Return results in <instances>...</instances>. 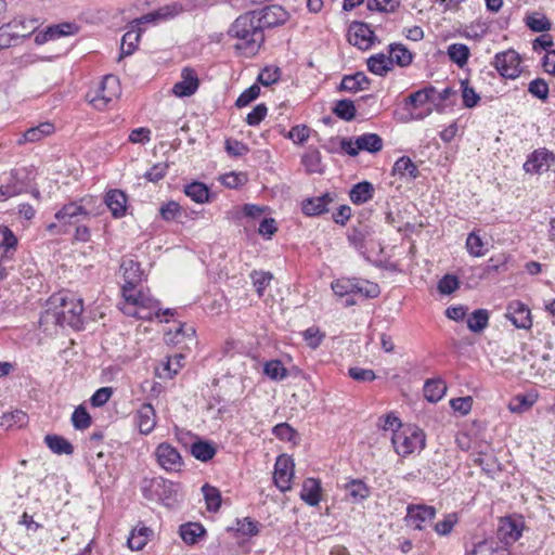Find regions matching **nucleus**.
I'll return each instance as SVG.
<instances>
[{"label":"nucleus","mask_w":555,"mask_h":555,"mask_svg":"<svg viewBox=\"0 0 555 555\" xmlns=\"http://www.w3.org/2000/svg\"><path fill=\"white\" fill-rule=\"evenodd\" d=\"M184 193L192 201L198 204H203L208 202L209 199V190L202 182H192L184 188Z\"/></svg>","instance_id":"nucleus-38"},{"label":"nucleus","mask_w":555,"mask_h":555,"mask_svg":"<svg viewBox=\"0 0 555 555\" xmlns=\"http://www.w3.org/2000/svg\"><path fill=\"white\" fill-rule=\"evenodd\" d=\"M367 68L371 73L383 76L392 69L391 60L383 53L372 55L367 60Z\"/></svg>","instance_id":"nucleus-32"},{"label":"nucleus","mask_w":555,"mask_h":555,"mask_svg":"<svg viewBox=\"0 0 555 555\" xmlns=\"http://www.w3.org/2000/svg\"><path fill=\"white\" fill-rule=\"evenodd\" d=\"M135 288L131 286L121 287L124 301L119 304V308L126 315L151 320L157 311L158 302Z\"/></svg>","instance_id":"nucleus-3"},{"label":"nucleus","mask_w":555,"mask_h":555,"mask_svg":"<svg viewBox=\"0 0 555 555\" xmlns=\"http://www.w3.org/2000/svg\"><path fill=\"white\" fill-rule=\"evenodd\" d=\"M348 375L357 382H372L376 378L373 370L362 367H349Z\"/></svg>","instance_id":"nucleus-60"},{"label":"nucleus","mask_w":555,"mask_h":555,"mask_svg":"<svg viewBox=\"0 0 555 555\" xmlns=\"http://www.w3.org/2000/svg\"><path fill=\"white\" fill-rule=\"evenodd\" d=\"M155 456L160 467L167 472H179L183 466L180 452L168 442L158 444Z\"/></svg>","instance_id":"nucleus-9"},{"label":"nucleus","mask_w":555,"mask_h":555,"mask_svg":"<svg viewBox=\"0 0 555 555\" xmlns=\"http://www.w3.org/2000/svg\"><path fill=\"white\" fill-rule=\"evenodd\" d=\"M392 172L400 178L415 179L418 176L416 165L408 156H402L395 163Z\"/></svg>","instance_id":"nucleus-29"},{"label":"nucleus","mask_w":555,"mask_h":555,"mask_svg":"<svg viewBox=\"0 0 555 555\" xmlns=\"http://www.w3.org/2000/svg\"><path fill=\"white\" fill-rule=\"evenodd\" d=\"M159 214L165 221H172L182 215V209L177 202L170 201L160 206Z\"/></svg>","instance_id":"nucleus-55"},{"label":"nucleus","mask_w":555,"mask_h":555,"mask_svg":"<svg viewBox=\"0 0 555 555\" xmlns=\"http://www.w3.org/2000/svg\"><path fill=\"white\" fill-rule=\"evenodd\" d=\"M450 60L455 63L459 67H463L467 64L470 55L469 49L463 43H452L448 47L447 51Z\"/></svg>","instance_id":"nucleus-36"},{"label":"nucleus","mask_w":555,"mask_h":555,"mask_svg":"<svg viewBox=\"0 0 555 555\" xmlns=\"http://www.w3.org/2000/svg\"><path fill=\"white\" fill-rule=\"evenodd\" d=\"M367 231L365 228H354L348 235L349 243L357 248L358 250H361L364 248V241L366 237Z\"/></svg>","instance_id":"nucleus-64"},{"label":"nucleus","mask_w":555,"mask_h":555,"mask_svg":"<svg viewBox=\"0 0 555 555\" xmlns=\"http://www.w3.org/2000/svg\"><path fill=\"white\" fill-rule=\"evenodd\" d=\"M191 454L202 462L211 460L216 454L215 447L207 441H197L191 446Z\"/></svg>","instance_id":"nucleus-39"},{"label":"nucleus","mask_w":555,"mask_h":555,"mask_svg":"<svg viewBox=\"0 0 555 555\" xmlns=\"http://www.w3.org/2000/svg\"><path fill=\"white\" fill-rule=\"evenodd\" d=\"M373 185L367 181H363L352 186L349 197L353 204L361 205L369 202L373 197Z\"/></svg>","instance_id":"nucleus-27"},{"label":"nucleus","mask_w":555,"mask_h":555,"mask_svg":"<svg viewBox=\"0 0 555 555\" xmlns=\"http://www.w3.org/2000/svg\"><path fill=\"white\" fill-rule=\"evenodd\" d=\"M250 278L259 297L263 295L273 279L271 273L263 271H253Z\"/></svg>","instance_id":"nucleus-50"},{"label":"nucleus","mask_w":555,"mask_h":555,"mask_svg":"<svg viewBox=\"0 0 555 555\" xmlns=\"http://www.w3.org/2000/svg\"><path fill=\"white\" fill-rule=\"evenodd\" d=\"M552 154L546 150H537L531 153L524 164V170L528 173H540L548 168V159Z\"/></svg>","instance_id":"nucleus-21"},{"label":"nucleus","mask_w":555,"mask_h":555,"mask_svg":"<svg viewBox=\"0 0 555 555\" xmlns=\"http://www.w3.org/2000/svg\"><path fill=\"white\" fill-rule=\"evenodd\" d=\"M521 530V526L518 521L511 518L501 519L498 529L499 542L507 547L520 538Z\"/></svg>","instance_id":"nucleus-18"},{"label":"nucleus","mask_w":555,"mask_h":555,"mask_svg":"<svg viewBox=\"0 0 555 555\" xmlns=\"http://www.w3.org/2000/svg\"><path fill=\"white\" fill-rule=\"evenodd\" d=\"M302 164L306 170L310 173H322L323 166L321 163V154L317 150H312L307 152L302 156Z\"/></svg>","instance_id":"nucleus-45"},{"label":"nucleus","mask_w":555,"mask_h":555,"mask_svg":"<svg viewBox=\"0 0 555 555\" xmlns=\"http://www.w3.org/2000/svg\"><path fill=\"white\" fill-rule=\"evenodd\" d=\"M55 131V127L51 122H41L36 127H31L26 130L16 141L18 145L26 143H35L42 140L46 137L51 135Z\"/></svg>","instance_id":"nucleus-20"},{"label":"nucleus","mask_w":555,"mask_h":555,"mask_svg":"<svg viewBox=\"0 0 555 555\" xmlns=\"http://www.w3.org/2000/svg\"><path fill=\"white\" fill-rule=\"evenodd\" d=\"M357 279L341 278L332 283V289L339 297L354 294Z\"/></svg>","instance_id":"nucleus-46"},{"label":"nucleus","mask_w":555,"mask_h":555,"mask_svg":"<svg viewBox=\"0 0 555 555\" xmlns=\"http://www.w3.org/2000/svg\"><path fill=\"white\" fill-rule=\"evenodd\" d=\"M457 521H459L457 514H455V513L447 514L442 520L438 521L435 525V531L439 535H447L452 531L453 527L455 526V524Z\"/></svg>","instance_id":"nucleus-56"},{"label":"nucleus","mask_w":555,"mask_h":555,"mask_svg":"<svg viewBox=\"0 0 555 555\" xmlns=\"http://www.w3.org/2000/svg\"><path fill=\"white\" fill-rule=\"evenodd\" d=\"M485 243L481 237L476 233L472 232L466 238V249L473 257H482L486 254Z\"/></svg>","instance_id":"nucleus-47"},{"label":"nucleus","mask_w":555,"mask_h":555,"mask_svg":"<svg viewBox=\"0 0 555 555\" xmlns=\"http://www.w3.org/2000/svg\"><path fill=\"white\" fill-rule=\"evenodd\" d=\"M202 492L206 501L207 509L217 512L221 506V493L219 489L206 483L202 487Z\"/></svg>","instance_id":"nucleus-41"},{"label":"nucleus","mask_w":555,"mask_h":555,"mask_svg":"<svg viewBox=\"0 0 555 555\" xmlns=\"http://www.w3.org/2000/svg\"><path fill=\"white\" fill-rule=\"evenodd\" d=\"M294 461L292 457L282 454L278 456L274 465L273 480L275 486L282 491L291 490L292 479L294 477Z\"/></svg>","instance_id":"nucleus-8"},{"label":"nucleus","mask_w":555,"mask_h":555,"mask_svg":"<svg viewBox=\"0 0 555 555\" xmlns=\"http://www.w3.org/2000/svg\"><path fill=\"white\" fill-rule=\"evenodd\" d=\"M461 87L464 106L467 108L475 107L480 101V95L475 91L473 87L469 86L467 80H463L461 82Z\"/></svg>","instance_id":"nucleus-51"},{"label":"nucleus","mask_w":555,"mask_h":555,"mask_svg":"<svg viewBox=\"0 0 555 555\" xmlns=\"http://www.w3.org/2000/svg\"><path fill=\"white\" fill-rule=\"evenodd\" d=\"M72 422L76 429H86L91 424V417L85 408L79 406L74 411Z\"/></svg>","instance_id":"nucleus-59"},{"label":"nucleus","mask_w":555,"mask_h":555,"mask_svg":"<svg viewBox=\"0 0 555 555\" xmlns=\"http://www.w3.org/2000/svg\"><path fill=\"white\" fill-rule=\"evenodd\" d=\"M330 198L327 195L308 198L302 203V211L307 216H319L327 211Z\"/></svg>","instance_id":"nucleus-30"},{"label":"nucleus","mask_w":555,"mask_h":555,"mask_svg":"<svg viewBox=\"0 0 555 555\" xmlns=\"http://www.w3.org/2000/svg\"><path fill=\"white\" fill-rule=\"evenodd\" d=\"M434 92H435V89L433 87L425 88V89L418 90L416 92H413L406 99L405 104H406V106H411L414 109H416L418 107H423L429 103V101L431 99V94Z\"/></svg>","instance_id":"nucleus-42"},{"label":"nucleus","mask_w":555,"mask_h":555,"mask_svg":"<svg viewBox=\"0 0 555 555\" xmlns=\"http://www.w3.org/2000/svg\"><path fill=\"white\" fill-rule=\"evenodd\" d=\"M505 315L518 328L527 330L532 326L529 308L518 300L508 304Z\"/></svg>","instance_id":"nucleus-14"},{"label":"nucleus","mask_w":555,"mask_h":555,"mask_svg":"<svg viewBox=\"0 0 555 555\" xmlns=\"http://www.w3.org/2000/svg\"><path fill=\"white\" fill-rule=\"evenodd\" d=\"M436 509L433 506L415 505L409 506L405 516L406 524L414 529H423L424 525L434 519Z\"/></svg>","instance_id":"nucleus-16"},{"label":"nucleus","mask_w":555,"mask_h":555,"mask_svg":"<svg viewBox=\"0 0 555 555\" xmlns=\"http://www.w3.org/2000/svg\"><path fill=\"white\" fill-rule=\"evenodd\" d=\"M537 398L538 396L533 393L518 395L511 400L508 404V410L517 414L527 412L535 403Z\"/></svg>","instance_id":"nucleus-33"},{"label":"nucleus","mask_w":555,"mask_h":555,"mask_svg":"<svg viewBox=\"0 0 555 555\" xmlns=\"http://www.w3.org/2000/svg\"><path fill=\"white\" fill-rule=\"evenodd\" d=\"M334 113L344 120H352L356 116V107L350 100H340L336 103Z\"/></svg>","instance_id":"nucleus-52"},{"label":"nucleus","mask_w":555,"mask_h":555,"mask_svg":"<svg viewBox=\"0 0 555 555\" xmlns=\"http://www.w3.org/2000/svg\"><path fill=\"white\" fill-rule=\"evenodd\" d=\"M446 390L442 379H429L424 385V397L430 402H437L444 396Z\"/></svg>","instance_id":"nucleus-31"},{"label":"nucleus","mask_w":555,"mask_h":555,"mask_svg":"<svg viewBox=\"0 0 555 555\" xmlns=\"http://www.w3.org/2000/svg\"><path fill=\"white\" fill-rule=\"evenodd\" d=\"M341 149L350 156H357L360 151L377 153L383 149V140L376 133H364L357 137L354 142L344 140Z\"/></svg>","instance_id":"nucleus-6"},{"label":"nucleus","mask_w":555,"mask_h":555,"mask_svg":"<svg viewBox=\"0 0 555 555\" xmlns=\"http://www.w3.org/2000/svg\"><path fill=\"white\" fill-rule=\"evenodd\" d=\"M228 34L238 40L234 48L245 56L255 55L264 41L263 31L257 22L256 11L238 16Z\"/></svg>","instance_id":"nucleus-1"},{"label":"nucleus","mask_w":555,"mask_h":555,"mask_svg":"<svg viewBox=\"0 0 555 555\" xmlns=\"http://www.w3.org/2000/svg\"><path fill=\"white\" fill-rule=\"evenodd\" d=\"M391 442L399 455L406 456L425 447V435L415 426H404L392 434Z\"/></svg>","instance_id":"nucleus-4"},{"label":"nucleus","mask_w":555,"mask_h":555,"mask_svg":"<svg viewBox=\"0 0 555 555\" xmlns=\"http://www.w3.org/2000/svg\"><path fill=\"white\" fill-rule=\"evenodd\" d=\"M9 24H15L14 30H17L16 40L29 37L38 27L37 20L15 18Z\"/></svg>","instance_id":"nucleus-44"},{"label":"nucleus","mask_w":555,"mask_h":555,"mask_svg":"<svg viewBox=\"0 0 555 555\" xmlns=\"http://www.w3.org/2000/svg\"><path fill=\"white\" fill-rule=\"evenodd\" d=\"M120 270L125 281L122 286L137 287L143 280V271L140 264L132 259H124Z\"/></svg>","instance_id":"nucleus-23"},{"label":"nucleus","mask_w":555,"mask_h":555,"mask_svg":"<svg viewBox=\"0 0 555 555\" xmlns=\"http://www.w3.org/2000/svg\"><path fill=\"white\" fill-rule=\"evenodd\" d=\"M370 79L363 72H358L354 75H347L340 82V89L349 92H357L369 89Z\"/></svg>","instance_id":"nucleus-25"},{"label":"nucleus","mask_w":555,"mask_h":555,"mask_svg":"<svg viewBox=\"0 0 555 555\" xmlns=\"http://www.w3.org/2000/svg\"><path fill=\"white\" fill-rule=\"evenodd\" d=\"M264 374L273 380H282L287 376V370L281 361L272 360L264 364Z\"/></svg>","instance_id":"nucleus-49"},{"label":"nucleus","mask_w":555,"mask_h":555,"mask_svg":"<svg viewBox=\"0 0 555 555\" xmlns=\"http://www.w3.org/2000/svg\"><path fill=\"white\" fill-rule=\"evenodd\" d=\"M198 5V0L175 1L165 4L156 10V15L160 22L172 20L184 12H191Z\"/></svg>","instance_id":"nucleus-15"},{"label":"nucleus","mask_w":555,"mask_h":555,"mask_svg":"<svg viewBox=\"0 0 555 555\" xmlns=\"http://www.w3.org/2000/svg\"><path fill=\"white\" fill-rule=\"evenodd\" d=\"M90 216L91 212L80 202L67 203L55 212V219L62 227L76 224L90 218Z\"/></svg>","instance_id":"nucleus-10"},{"label":"nucleus","mask_w":555,"mask_h":555,"mask_svg":"<svg viewBox=\"0 0 555 555\" xmlns=\"http://www.w3.org/2000/svg\"><path fill=\"white\" fill-rule=\"evenodd\" d=\"M179 533L186 544L192 545L206 533V530L198 522H188L180 526Z\"/></svg>","instance_id":"nucleus-28"},{"label":"nucleus","mask_w":555,"mask_h":555,"mask_svg":"<svg viewBox=\"0 0 555 555\" xmlns=\"http://www.w3.org/2000/svg\"><path fill=\"white\" fill-rule=\"evenodd\" d=\"M120 92L118 78L114 75H106L95 90L88 92L87 99L96 109L102 111L117 99Z\"/></svg>","instance_id":"nucleus-5"},{"label":"nucleus","mask_w":555,"mask_h":555,"mask_svg":"<svg viewBox=\"0 0 555 555\" xmlns=\"http://www.w3.org/2000/svg\"><path fill=\"white\" fill-rule=\"evenodd\" d=\"M260 94V88L257 85L250 86L246 89L236 100L235 105L237 107H244L248 105L251 101L257 99Z\"/></svg>","instance_id":"nucleus-62"},{"label":"nucleus","mask_w":555,"mask_h":555,"mask_svg":"<svg viewBox=\"0 0 555 555\" xmlns=\"http://www.w3.org/2000/svg\"><path fill=\"white\" fill-rule=\"evenodd\" d=\"M321 481L315 478H307L302 482L300 499L309 506H317L321 501Z\"/></svg>","instance_id":"nucleus-22"},{"label":"nucleus","mask_w":555,"mask_h":555,"mask_svg":"<svg viewBox=\"0 0 555 555\" xmlns=\"http://www.w3.org/2000/svg\"><path fill=\"white\" fill-rule=\"evenodd\" d=\"M526 25L535 33L547 31L552 27V23L548 18L539 12H534L531 15H528L525 20Z\"/></svg>","instance_id":"nucleus-43"},{"label":"nucleus","mask_w":555,"mask_h":555,"mask_svg":"<svg viewBox=\"0 0 555 555\" xmlns=\"http://www.w3.org/2000/svg\"><path fill=\"white\" fill-rule=\"evenodd\" d=\"M399 0H367V9L379 12H393L399 7Z\"/></svg>","instance_id":"nucleus-58"},{"label":"nucleus","mask_w":555,"mask_h":555,"mask_svg":"<svg viewBox=\"0 0 555 555\" xmlns=\"http://www.w3.org/2000/svg\"><path fill=\"white\" fill-rule=\"evenodd\" d=\"M357 287H354V294H360L365 298H376L380 294L378 284L357 279Z\"/></svg>","instance_id":"nucleus-48"},{"label":"nucleus","mask_w":555,"mask_h":555,"mask_svg":"<svg viewBox=\"0 0 555 555\" xmlns=\"http://www.w3.org/2000/svg\"><path fill=\"white\" fill-rule=\"evenodd\" d=\"M17 246V237L14 233L5 225L0 227V247H3L5 251L15 250Z\"/></svg>","instance_id":"nucleus-57"},{"label":"nucleus","mask_w":555,"mask_h":555,"mask_svg":"<svg viewBox=\"0 0 555 555\" xmlns=\"http://www.w3.org/2000/svg\"><path fill=\"white\" fill-rule=\"evenodd\" d=\"M44 441L49 449L55 454H72L73 446L63 437L57 435H47Z\"/></svg>","instance_id":"nucleus-34"},{"label":"nucleus","mask_w":555,"mask_h":555,"mask_svg":"<svg viewBox=\"0 0 555 555\" xmlns=\"http://www.w3.org/2000/svg\"><path fill=\"white\" fill-rule=\"evenodd\" d=\"M15 24H5L0 27V50L9 48L13 42L17 41V30H14Z\"/></svg>","instance_id":"nucleus-54"},{"label":"nucleus","mask_w":555,"mask_h":555,"mask_svg":"<svg viewBox=\"0 0 555 555\" xmlns=\"http://www.w3.org/2000/svg\"><path fill=\"white\" fill-rule=\"evenodd\" d=\"M345 489L352 503H360L371 494L370 488L360 479H352L346 483Z\"/></svg>","instance_id":"nucleus-26"},{"label":"nucleus","mask_w":555,"mask_h":555,"mask_svg":"<svg viewBox=\"0 0 555 555\" xmlns=\"http://www.w3.org/2000/svg\"><path fill=\"white\" fill-rule=\"evenodd\" d=\"M105 204L115 218H121L127 210V196L120 190H111L105 195Z\"/></svg>","instance_id":"nucleus-24"},{"label":"nucleus","mask_w":555,"mask_h":555,"mask_svg":"<svg viewBox=\"0 0 555 555\" xmlns=\"http://www.w3.org/2000/svg\"><path fill=\"white\" fill-rule=\"evenodd\" d=\"M134 421L142 435L151 434L157 424V416L154 406L151 403L141 404L135 411Z\"/></svg>","instance_id":"nucleus-17"},{"label":"nucleus","mask_w":555,"mask_h":555,"mask_svg":"<svg viewBox=\"0 0 555 555\" xmlns=\"http://www.w3.org/2000/svg\"><path fill=\"white\" fill-rule=\"evenodd\" d=\"M489 324V312L486 309L475 310L467 319V327L474 333L482 332Z\"/></svg>","instance_id":"nucleus-35"},{"label":"nucleus","mask_w":555,"mask_h":555,"mask_svg":"<svg viewBox=\"0 0 555 555\" xmlns=\"http://www.w3.org/2000/svg\"><path fill=\"white\" fill-rule=\"evenodd\" d=\"M459 288V280L454 275H444L438 283V291L441 294L450 295Z\"/></svg>","instance_id":"nucleus-63"},{"label":"nucleus","mask_w":555,"mask_h":555,"mask_svg":"<svg viewBox=\"0 0 555 555\" xmlns=\"http://www.w3.org/2000/svg\"><path fill=\"white\" fill-rule=\"evenodd\" d=\"M256 14L257 22L262 30L282 25L288 20V13L282 7L275 4L268 5Z\"/></svg>","instance_id":"nucleus-11"},{"label":"nucleus","mask_w":555,"mask_h":555,"mask_svg":"<svg viewBox=\"0 0 555 555\" xmlns=\"http://www.w3.org/2000/svg\"><path fill=\"white\" fill-rule=\"evenodd\" d=\"M493 66L505 78L514 79L520 73L519 54L514 50L500 52L495 55Z\"/></svg>","instance_id":"nucleus-7"},{"label":"nucleus","mask_w":555,"mask_h":555,"mask_svg":"<svg viewBox=\"0 0 555 555\" xmlns=\"http://www.w3.org/2000/svg\"><path fill=\"white\" fill-rule=\"evenodd\" d=\"M466 555H509L508 548L495 539H486L474 543Z\"/></svg>","instance_id":"nucleus-19"},{"label":"nucleus","mask_w":555,"mask_h":555,"mask_svg":"<svg viewBox=\"0 0 555 555\" xmlns=\"http://www.w3.org/2000/svg\"><path fill=\"white\" fill-rule=\"evenodd\" d=\"M302 335L307 345L312 349L319 347L322 343V339L324 338V334H322L321 331L314 326L307 328Z\"/></svg>","instance_id":"nucleus-61"},{"label":"nucleus","mask_w":555,"mask_h":555,"mask_svg":"<svg viewBox=\"0 0 555 555\" xmlns=\"http://www.w3.org/2000/svg\"><path fill=\"white\" fill-rule=\"evenodd\" d=\"M528 91L539 100L545 101L548 96V85L542 78H535L530 81L528 86Z\"/></svg>","instance_id":"nucleus-53"},{"label":"nucleus","mask_w":555,"mask_h":555,"mask_svg":"<svg viewBox=\"0 0 555 555\" xmlns=\"http://www.w3.org/2000/svg\"><path fill=\"white\" fill-rule=\"evenodd\" d=\"M52 304L56 305L54 310H47L46 321L54 320L61 326H70L79 330L82 325L81 314L83 312L82 299L67 293L54 296Z\"/></svg>","instance_id":"nucleus-2"},{"label":"nucleus","mask_w":555,"mask_h":555,"mask_svg":"<svg viewBox=\"0 0 555 555\" xmlns=\"http://www.w3.org/2000/svg\"><path fill=\"white\" fill-rule=\"evenodd\" d=\"M388 56L391 60V66L397 64L404 67L412 62V53L402 44H391Z\"/></svg>","instance_id":"nucleus-37"},{"label":"nucleus","mask_w":555,"mask_h":555,"mask_svg":"<svg viewBox=\"0 0 555 555\" xmlns=\"http://www.w3.org/2000/svg\"><path fill=\"white\" fill-rule=\"evenodd\" d=\"M199 87V80L196 72L191 67H184L181 70V80L172 87V93L178 98L193 95Z\"/></svg>","instance_id":"nucleus-12"},{"label":"nucleus","mask_w":555,"mask_h":555,"mask_svg":"<svg viewBox=\"0 0 555 555\" xmlns=\"http://www.w3.org/2000/svg\"><path fill=\"white\" fill-rule=\"evenodd\" d=\"M374 33L369 25L354 22L350 25L348 31V40L351 44L358 47L361 50H367L371 48L374 41Z\"/></svg>","instance_id":"nucleus-13"},{"label":"nucleus","mask_w":555,"mask_h":555,"mask_svg":"<svg viewBox=\"0 0 555 555\" xmlns=\"http://www.w3.org/2000/svg\"><path fill=\"white\" fill-rule=\"evenodd\" d=\"M142 31L143 29L137 30L135 28L130 27V29L122 36L120 47L121 56L133 53Z\"/></svg>","instance_id":"nucleus-40"}]
</instances>
